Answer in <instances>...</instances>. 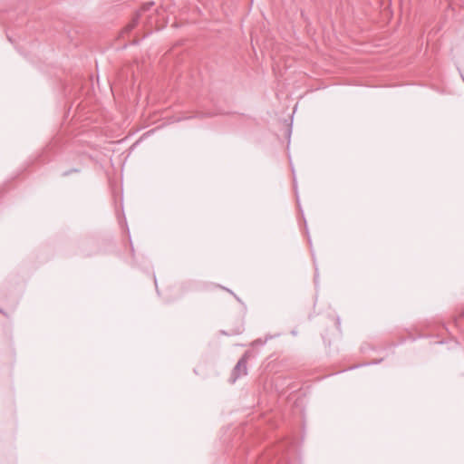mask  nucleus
I'll use <instances>...</instances> for the list:
<instances>
[{
    "label": "nucleus",
    "mask_w": 464,
    "mask_h": 464,
    "mask_svg": "<svg viewBox=\"0 0 464 464\" xmlns=\"http://www.w3.org/2000/svg\"><path fill=\"white\" fill-rule=\"evenodd\" d=\"M136 23H137V22H136V20H134L132 24H129V25L127 26V30H129V31H130V30H131L132 28H134V27H135V25H136Z\"/></svg>",
    "instance_id": "obj_2"
},
{
    "label": "nucleus",
    "mask_w": 464,
    "mask_h": 464,
    "mask_svg": "<svg viewBox=\"0 0 464 464\" xmlns=\"http://www.w3.org/2000/svg\"><path fill=\"white\" fill-rule=\"evenodd\" d=\"M246 355L245 354L236 364L233 369L230 382L234 383L239 377L246 375L247 368H246Z\"/></svg>",
    "instance_id": "obj_1"
}]
</instances>
